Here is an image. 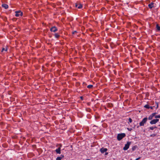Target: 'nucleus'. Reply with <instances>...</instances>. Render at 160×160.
Segmentation results:
<instances>
[{
  "mask_svg": "<svg viewBox=\"0 0 160 160\" xmlns=\"http://www.w3.org/2000/svg\"><path fill=\"white\" fill-rule=\"evenodd\" d=\"M125 134L124 133L119 134L117 135V139L118 140H121L125 136Z\"/></svg>",
  "mask_w": 160,
  "mask_h": 160,
  "instance_id": "nucleus-1",
  "label": "nucleus"
},
{
  "mask_svg": "<svg viewBox=\"0 0 160 160\" xmlns=\"http://www.w3.org/2000/svg\"><path fill=\"white\" fill-rule=\"evenodd\" d=\"M148 120V118L147 117L144 118L142 121L139 123L140 126H143L144 124H145Z\"/></svg>",
  "mask_w": 160,
  "mask_h": 160,
  "instance_id": "nucleus-2",
  "label": "nucleus"
},
{
  "mask_svg": "<svg viewBox=\"0 0 160 160\" xmlns=\"http://www.w3.org/2000/svg\"><path fill=\"white\" fill-rule=\"evenodd\" d=\"M131 144V142H128L125 145V146L123 148V149L124 150H127L129 148V146Z\"/></svg>",
  "mask_w": 160,
  "mask_h": 160,
  "instance_id": "nucleus-3",
  "label": "nucleus"
},
{
  "mask_svg": "<svg viewBox=\"0 0 160 160\" xmlns=\"http://www.w3.org/2000/svg\"><path fill=\"white\" fill-rule=\"evenodd\" d=\"M15 16L16 17H19L20 15L22 16L23 15V13L20 11H16L15 12Z\"/></svg>",
  "mask_w": 160,
  "mask_h": 160,
  "instance_id": "nucleus-4",
  "label": "nucleus"
},
{
  "mask_svg": "<svg viewBox=\"0 0 160 160\" xmlns=\"http://www.w3.org/2000/svg\"><path fill=\"white\" fill-rule=\"evenodd\" d=\"M159 121V119H153V120L151 121L150 123L151 124H155L156 122H158Z\"/></svg>",
  "mask_w": 160,
  "mask_h": 160,
  "instance_id": "nucleus-5",
  "label": "nucleus"
},
{
  "mask_svg": "<svg viewBox=\"0 0 160 160\" xmlns=\"http://www.w3.org/2000/svg\"><path fill=\"white\" fill-rule=\"evenodd\" d=\"M75 6L76 8L80 9L82 7V5L79 2H78L75 4Z\"/></svg>",
  "mask_w": 160,
  "mask_h": 160,
  "instance_id": "nucleus-6",
  "label": "nucleus"
},
{
  "mask_svg": "<svg viewBox=\"0 0 160 160\" xmlns=\"http://www.w3.org/2000/svg\"><path fill=\"white\" fill-rule=\"evenodd\" d=\"M50 30L51 32H55L57 31V29L56 27H53L51 28Z\"/></svg>",
  "mask_w": 160,
  "mask_h": 160,
  "instance_id": "nucleus-7",
  "label": "nucleus"
},
{
  "mask_svg": "<svg viewBox=\"0 0 160 160\" xmlns=\"http://www.w3.org/2000/svg\"><path fill=\"white\" fill-rule=\"evenodd\" d=\"M107 151V149L106 148H102L100 149V151L102 153H104Z\"/></svg>",
  "mask_w": 160,
  "mask_h": 160,
  "instance_id": "nucleus-8",
  "label": "nucleus"
},
{
  "mask_svg": "<svg viewBox=\"0 0 160 160\" xmlns=\"http://www.w3.org/2000/svg\"><path fill=\"white\" fill-rule=\"evenodd\" d=\"M156 113H154L152 114V115L155 118H160V115H158V116H156Z\"/></svg>",
  "mask_w": 160,
  "mask_h": 160,
  "instance_id": "nucleus-9",
  "label": "nucleus"
},
{
  "mask_svg": "<svg viewBox=\"0 0 160 160\" xmlns=\"http://www.w3.org/2000/svg\"><path fill=\"white\" fill-rule=\"evenodd\" d=\"M56 152L57 153L60 154L61 153V149L60 148H59L56 150Z\"/></svg>",
  "mask_w": 160,
  "mask_h": 160,
  "instance_id": "nucleus-10",
  "label": "nucleus"
},
{
  "mask_svg": "<svg viewBox=\"0 0 160 160\" xmlns=\"http://www.w3.org/2000/svg\"><path fill=\"white\" fill-rule=\"evenodd\" d=\"M2 7L4 8L5 9H7L8 8V6L6 4H3L2 5Z\"/></svg>",
  "mask_w": 160,
  "mask_h": 160,
  "instance_id": "nucleus-11",
  "label": "nucleus"
},
{
  "mask_svg": "<svg viewBox=\"0 0 160 160\" xmlns=\"http://www.w3.org/2000/svg\"><path fill=\"white\" fill-rule=\"evenodd\" d=\"M153 3L151 2L148 4V6L149 7V8H152L153 6Z\"/></svg>",
  "mask_w": 160,
  "mask_h": 160,
  "instance_id": "nucleus-12",
  "label": "nucleus"
},
{
  "mask_svg": "<svg viewBox=\"0 0 160 160\" xmlns=\"http://www.w3.org/2000/svg\"><path fill=\"white\" fill-rule=\"evenodd\" d=\"M64 157V156H62V157H58L56 160H61V159Z\"/></svg>",
  "mask_w": 160,
  "mask_h": 160,
  "instance_id": "nucleus-13",
  "label": "nucleus"
},
{
  "mask_svg": "<svg viewBox=\"0 0 160 160\" xmlns=\"http://www.w3.org/2000/svg\"><path fill=\"white\" fill-rule=\"evenodd\" d=\"M7 47L3 48L2 49V52H3L4 51H7Z\"/></svg>",
  "mask_w": 160,
  "mask_h": 160,
  "instance_id": "nucleus-14",
  "label": "nucleus"
},
{
  "mask_svg": "<svg viewBox=\"0 0 160 160\" xmlns=\"http://www.w3.org/2000/svg\"><path fill=\"white\" fill-rule=\"evenodd\" d=\"M153 117L152 115H151L148 117V119L149 120H151L153 119Z\"/></svg>",
  "mask_w": 160,
  "mask_h": 160,
  "instance_id": "nucleus-15",
  "label": "nucleus"
},
{
  "mask_svg": "<svg viewBox=\"0 0 160 160\" xmlns=\"http://www.w3.org/2000/svg\"><path fill=\"white\" fill-rule=\"evenodd\" d=\"M144 107L146 108L149 109L150 108V106L148 105H146L144 106Z\"/></svg>",
  "mask_w": 160,
  "mask_h": 160,
  "instance_id": "nucleus-16",
  "label": "nucleus"
},
{
  "mask_svg": "<svg viewBox=\"0 0 160 160\" xmlns=\"http://www.w3.org/2000/svg\"><path fill=\"white\" fill-rule=\"evenodd\" d=\"M55 36L56 38H58L59 37V35L58 33H55Z\"/></svg>",
  "mask_w": 160,
  "mask_h": 160,
  "instance_id": "nucleus-17",
  "label": "nucleus"
},
{
  "mask_svg": "<svg viewBox=\"0 0 160 160\" xmlns=\"http://www.w3.org/2000/svg\"><path fill=\"white\" fill-rule=\"evenodd\" d=\"M92 87H93V86L92 85H90L88 86L87 88H92Z\"/></svg>",
  "mask_w": 160,
  "mask_h": 160,
  "instance_id": "nucleus-18",
  "label": "nucleus"
},
{
  "mask_svg": "<svg viewBox=\"0 0 160 160\" xmlns=\"http://www.w3.org/2000/svg\"><path fill=\"white\" fill-rule=\"evenodd\" d=\"M157 28L158 30H160V27L159 26L158 24L157 25Z\"/></svg>",
  "mask_w": 160,
  "mask_h": 160,
  "instance_id": "nucleus-19",
  "label": "nucleus"
},
{
  "mask_svg": "<svg viewBox=\"0 0 160 160\" xmlns=\"http://www.w3.org/2000/svg\"><path fill=\"white\" fill-rule=\"evenodd\" d=\"M155 128V127H154H154H149V128H150V129L151 130H153L154 129V128Z\"/></svg>",
  "mask_w": 160,
  "mask_h": 160,
  "instance_id": "nucleus-20",
  "label": "nucleus"
},
{
  "mask_svg": "<svg viewBox=\"0 0 160 160\" xmlns=\"http://www.w3.org/2000/svg\"><path fill=\"white\" fill-rule=\"evenodd\" d=\"M129 121L130 123H131L132 122V119L131 118H129Z\"/></svg>",
  "mask_w": 160,
  "mask_h": 160,
  "instance_id": "nucleus-21",
  "label": "nucleus"
},
{
  "mask_svg": "<svg viewBox=\"0 0 160 160\" xmlns=\"http://www.w3.org/2000/svg\"><path fill=\"white\" fill-rule=\"evenodd\" d=\"M135 149V147H133L132 148V150L133 151H134Z\"/></svg>",
  "mask_w": 160,
  "mask_h": 160,
  "instance_id": "nucleus-22",
  "label": "nucleus"
},
{
  "mask_svg": "<svg viewBox=\"0 0 160 160\" xmlns=\"http://www.w3.org/2000/svg\"><path fill=\"white\" fill-rule=\"evenodd\" d=\"M155 106H154L153 107V106H150V108L151 109H153V107H155Z\"/></svg>",
  "mask_w": 160,
  "mask_h": 160,
  "instance_id": "nucleus-23",
  "label": "nucleus"
},
{
  "mask_svg": "<svg viewBox=\"0 0 160 160\" xmlns=\"http://www.w3.org/2000/svg\"><path fill=\"white\" fill-rule=\"evenodd\" d=\"M156 104L157 106L155 107V108H157L158 107V103H156Z\"/></svg>",
  "mask_w": 160,
  "mask_h": 160,
  "instance_id": "nucleus-24",
  "label": "nucleus"
},
{
  "mask_svg": "<svg viewBox=\"0 0 160 160\" xmlns=\"http://www.w3.org/2000/svg\"><path fill=\"white\" fill-rule=\"evenodd\" d=\"M141 158L140 157L137 158V159H136L135 160H138L140 158Z\"/></svg>",
  "mask_w": 160,
  "mask_h": 160,
  "instance_id": "nucleus-25",
  "label": "nucleus"
},
{
  "mask_svg": "<svg viewBox=\"0 0 160 160\" xmlns=\"http://www.w3.org/2000/svg\"><path fill=\"white\" fill-rule=\"evenodd\" d=\"M127 129L129 131H131L132 130V128H130H130H128Z\"/></svg>",
  "mask_w": 160,
  "mask_h": 160,
  "instance_id": "nucleus-26",
  "label": "nucleus"
},
{
  "mask_svg": "<svg viewBox=\"0 0 160 160\" xmlns=\"http://www.w3.org/2000/svg\"><path fill=\"white\" fill-rule=\"evenodd\" d=\"M76 32V31H74V32H72V34H74Z\"/></svg>",
  "mask_w": 160,
  "mask_h": 160,
  "instance_id": "nucleus-27",
  "label": "nucleus"
},
{
  "mask_svg": "<svg viewBox=\"0 0 160 160\" xmlns=\"http://www.w3.org/2000/svg\"><path fill=\"white\" fill-rule=\"evenodd\" d=\"M108 154V152H106V153L105 154V155H107V154Z\"/></svg>",
  "mask_w": 160,
  "mask_h": 160,
  "instance_id": "nucleus-28",
  "label": "nucleus"
},
{
  "mask_svg": "<svg viewBox=\"0 0 160 160\" xmlns=\"http://www.w3.org/2000/svg\"><path fill=\"white\" fill-rule=\"evenodd\" d=\"M62 156H63V155H61V157H62Z\"/></svg>",
  "mask_w": 160,
  "mask_h": 160,
  "instance_id": "nucleus-29",
  "label": "nucleus"
},
{
  "mask_svg": "<svg viewBox=\"0 0 160 160\" xmlns=\"http://www.w3.org/2000/svg\"><path fill=\"white\" fill-rule=\"evenodd\" d=\"M81 99H82V97H81Z\"/></svg>",
  "mask_w": 160,
  "mask_h": 160,
  "instance_id": "nucleus-30",
  "label": "nucleus"
}]
</instances>
